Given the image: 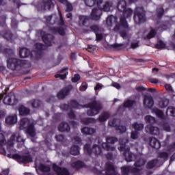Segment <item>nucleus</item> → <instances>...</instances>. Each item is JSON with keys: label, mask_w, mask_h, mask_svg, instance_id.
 <instances>
[{"label": "nucleus", "mask_w": 175, "mask_h": 175, "mask_svg": "<svg viewBox=\"0 0 175 175\" xmlns=\"http://www.w3.org/2000/svg\"><path fill=\"white\" fill-rule=\"evenodd\" d=\"M70 106L73 109H89L87 111V114L90 117H94L97 114H99V112L103 109L102 103L96 101V100H94L83 105H80V103H79V102H77L76 100H71Z\"/></svg>", "instance_id": "1"}, {"label": "nucleus", "mask_w": 175, "mask_h": 175, "mask_svg": "<svg viewBox=\"0 0 175 175\" xmlns=\"http://www.w3.org/2000/svg\"><path fill=\"white\" fill-rule=\"evenodd\" d=\"M111 6H113L111 2L107 1L103 4V0H98L97 1L98 8H94L90 14L91 19L99 21L100 16H102V10L103 12H109Z\"/></svg>", "instance_id": "2"}, {"label": "nucleus", "mask_w": 175, "mask_h": 175, "mask_svg": "<svg viewBox=\"0 0 175 175\" xmlns=\"http://www.w3.org/2000/svg\"><path fill=\"white\" fill-rule=\"evenodd\" d=\"M122 13H123V16H120V22L117 23L116 26L114 27V32H118L121 27H122L124 29H129V25H128V21H126V18L132 16L133 10H132V9L131 8H126L124 9V11H123Z\"/></svg>", "instance_id": "3"}, {"label": "nucleus", "mask_w": 175, "mask_h": 175, "mask_svg": "<svg viewBox=\"0 0 175 175\" xmlns=\"http://www.w3.org/2000/svg\"><path fill=\"white\" fill-rule=\"evenodd\" d=\"M120 146L118 148L119 151H122V155L124 156V158L127 162H132L135 161L136 156L133 154V153L131 152V148L129 146L126 145V142L122 144L121 141H120Z\"/></svg>", "instance_id": "4"}, {"label": "nucleus", "mask_w": 175, "mask_h": 175, "mask_svg": "<svg viewBox=\"0 0 175 175\" xmlns=\"http://www.w3.org/2000/svg\"><path fill=\"white\" fill-rule=\"evenodd\" d=\"M133 18L137 24H144L147 21V16H146V11L143 7H137L135 8Z\"/></svg>", "instance_id": "5"}, {"label": "nucleus", "mask_w": 175, "mask_h": 175, "mask_svg": "<svg viewBox=\"0 0 175 175\" xmlns=\"http://www.w3.org/2000/svg\"><path fill=\"white\" fill-rule=\"evenodd\" d=\"M83 150L90 156L92 155V154H94L96 157L102 155V148L98 144H94L92 148L91 145L86 144L83 147Z\"/></svg>", "instance_id": "6"}, {"label": "nucleus", "mask_w": 175, "mask_h": 175, "mask_svg": "<svg viewBox=\"0 0 175 175\" xmlns=\"http://www.w3.org/2000/svg\"><path fill=\"white\" fill-rule=\"evenodd\" d=\"M23 64V61L13 58L9 57L7 59V66L8 69H11V70H17L21 68V64Z\"/></svg>", "instance_id": "7"}, {"label": "nucleus", "mask_w": 175, "mask_h": 175, "mask_svg": "<svg viewBox=\"0 0 175 175\" xmlns=\"http://www.w3.org/2000/svg\"><path fill=\"white\" fill-rule=\"evenodd\" d=\"M12 159H15V161H17L19 163H31L33 162L31 154L21 156L18 154H12Z\"/></svg>", "instance_id": "8"}, {"label": "nucleus", "mask_w": 175, "mask_h": 175, "mask_svg": "<svg viewBox=\"0 0 175 175\" xmlns=\"http://www.w3.org/2000/svg\"><path fill=\"white\" fill-rule=\"evenodd\" d=\"M107 143H103L102 147L106 151H116V147L110 146V144H114V143L118 142V138L116 137H109L106 139Z\"/></svg>", "instance_id": "9"}, {"label": "nucleus", "mask_w": 175, "mask_h": 175, "mask_svg": "<svg viewBox=\"0 0 175 175\" xmlns=\"http://www.w3.org/2000/svg\"><path fill=\"white\" fill-rule=\"evenodd\" d=\"M3 103L4 105H8V106H14L17 105L18 100L16 98L14 92H11L4 97Z\"/></svg>", "instance_id": "10"}, {"label": "nucleus", "mask_w": 175, "mask_h": 175, "mask_svg": "<svg viewBox=\"0 0 175 175\" xmlns=\"http://www.w3.org/2000/svg\"><path fill=\"white\" fill-rule=\"evenodd\" d=\"M121 171L123 175H140L137 174L140 172V169L133 166L124 165L121 167Z\"/></svg>", "instance_id": "11"}, {"label": "nucleus", "mask_w": 175, "mask_h": 175, "mask_svg": "<svg viewBox=\"0 0 175 175\" xmlns=\"http://www.w3.org/2000/svg\"><path fill=\"white\" fill-rule=\"evenodd\" d=\"M73 90V86L72 85H69L66 87L63 88L57 94V96L58 99H65L69 94H70V91Z\"/></svg>", "instance_id": "12"}, {"label": "nucleus", "mask_w": 175, "mask_h": 175, "mask_svg": "<svg viewBox=\"0 0 175 175\" xmlns=\"http://www.w3.org/2000/svg\"><path fill=\"white\" fill-rule=\"evenodd\" d=\"M53 170L55 171L57 175H70V172L68 168L59 167L57 164L53 165Z\"/></svg>", "instance_id": "13"}, {"label": "nucleus", "mask_w": 175, "mask_h": 175, "mask_svg": "<svg viewBox=\"0 0 175 175\" xmlns=\"http://www.w3.org/2000/svg\"><path fill=\"white\" fill-rule=\"evenodd\" d=\"M34 48L33 53H35L36 58H42V54L43 50H44V44L40 42H37L35 44Z\"/></svg>", "instance_id": "14"}, {"label": "nucleus", "mask_w": 175, "mask_h": 175, "mask_svg": "<svg viewBox=\"0 0 175 175\" xmlns=\"http://www.w3.org/2000/svg\"><path fill=\"white\" fill-rule=\"evenodd\" d=\"M105 175H117V171L114 164L111 162L106 163L105 164Z\"/></svg>", "instance_id": "15"}, {"label": "nucleus", "mask_w": 175, "mask_h": 175, "mask_svg": "<svg viewBox=\"0 0 175 175\" xmlns=\"http://www.w3.org/2000/svg\"><path fill=\"white\" fill-rule=\"evenodd\" d=\"M145 131L146 133L153 135L154 136H158L160 133L159 128L154 126L152 124H148L145 128Z\"/></svg>", "instance_id": "16"}, {"label": "nucleus", "mask_w": 175, "mask_h": 175, "mask_svg": "<svg viewBox=\"0 0 175 175\" xmlns=\"http://www.w3.org/2000/svg\"><path fill=\"white\" fill-rule=\"evenodd\" d=\"M55 37L51 34H44V50L46 51V47H51L53 43H54V40Z\"/></svg>", "instance_id": "17"}, {"label": "nucleus", "mask_w": 175, "mask_h": 175, "mask_svg": "<svg viewBox=\"0 0 175 175\" xmlns=\"http://www.w3.org/2000/svg\"><path fill=\"white\" fill-rule=\"evenodd\" d=\"M144 106L146 109H152L154 106V98L151 96H145L144 98Z\"/></svg>", "instance_id": "18"}, {"label": "nucleus", "mask_w": 175, "mask_h": 175, "mask_svg": "<svg viewBox=\"0 0 175 175\" xmlns=\"http://www.w3.org/2000/svg\"><path fill=\"white\" fill-rule=\"evenodd\" d=\"M136 105V101L135 100H126L123 105H120L118 107V111H120L121 110H124V109L128 107L129 109H131V107H133Z\"/></svg>", "instance_id": "19"}, {"label": "nucleus", "mask_w": 175, "mask_h": 175, "mask_svg": "<svg viewBox=\"0 0 175 175\" xmlns=\"http://www.w3.org/2000/svg\"><path fill=\"white\" fill-rule=\"evenodd\" d=\"M25 132L27 133V135H30L31 137H35V136H36L35 124L31 122L30 124H29L25 129Z\"/></svg>", "instance_id": "20"}, {"label": "nucleus", "mask_w": 175, "mask_h": 175, "mask_svg": "<svg viewBox=\"0 0 175 175\" xmlns=\"http://www.w3.org/2000/svg\"><path fill=\"white\" fill-rule=\"evenodd\" d=\"M79 27H88V23H90V16L79 15Z\"/></svg>", "instance_id": "21"}, {"label": "nucleus", "mask_w": 175, "mask_h": 175, "mask_svg": "<svg viewBox=\"0 0 175 175\" xmlns=\"http://www.w3.org/2000/svg\"><path fill=\"white\" fill-rule=\"evenodd\" d=\"M149 144L150 147L155 148L156 150H159V148H161V142L154 137L150 138Z\"/></svg>", "instance_id": "22"}, {"label": "nucleus", "mask_w": 175, "mask_h": 175, "mask_svg": "<svg viewBox=\"0 0 175 175\" xmlns=\"http://www.w3.org/2000/svg\"><path fill=\"white\" fill-rule=\"evenodd\" d=\"M31 123V120H29L28 118H22L19 122V129L21 131H23V129H25Z\"/></svg>", "instance_id": "23"}, {"label": "nucleus", "mask_w": 175, "mask_h": 175, "mask_svg": "<svg viewBox=\"0 0 175 175\" xmlns=\"http://www.w3.org/2000/svg\"><path fill=\"white\" fill-rule=\"evenodd\" d=\"M59 132H69L70 131V126L66 122H62L58 126Z\"/></svg>", "instance_id": "24"}, {"label": "nucleus", "mask_w": 175, "mask_h": 175, "mask_svg": "<svg viewBox=\"0 0 175 175\" xmlns=\"http://www.w3.org/2000/svg\"><path fill=\"white\" fill-rule=\"evenodd\" d=\"M19 115L23 117L28 116L31 113V110L29 108L25 107L24 105L19 106L18 109Z\"/></svg>", "instance_id": "25"}, {"label": "nucleus", "mask_w": 175, "mask_h": 175, "mask_svg": "<svg viewBox=\"0 0 175 175\" xmlns=\"http://www.w3.org/2000/svg\"><path fill=\"white\" fill-rule=\"evenodd\" d=\"M5 122L8 125H13L17 122V115H10L5 118Z\"/></svg>", "instance_id": "26"}, {"label": "nucleus", "mask_w": 175, "mask_h": 175, "mask_svg": "<svg viewBox=\"0 0 175 175\" xmlns=\"http://www.w3.org/2000/svg\"><path fill=\"white\" fill-rule=\"evenodd\" d=\"M1 35L4 39L6 40H12L13 33L10 29H5L1 32Z\"/></svg>", "instance_id": "27"}, {"label": "nucleus", "mask_w": 175, "mask_h": 175, "mask_svg": "<svg viewBox=\"0 0 175 175\" xmlns=\"http://www.w3.org/2000/svg\"><path fill=\"white\" fill-rule=\"evenodd\" d=\"M116 8L120 13H122L126 9V1L120 0L118 2Z\"/></svg>", "instance_id": "28"}, {"label": "nucleus", "mask_w": 175, "mask_h": 175, "mask_svg": "<svg viewBox=\"0 0 175 175\" xmlns=\"http://www.w3.org/2000/svg\"><path fill=\"white\" fill-rule=\"evenodd\" d=\"M90 29L92 31V32H94L95 35L98 33H103L105 31V29L103 27H100L98 25H93L90 27Z\"/></svg>", "instance_id": "29"}, {"label": "nucleus", "mask_w": 175, "mask_h": 175, "mask_svg": "<svg viewBox=\"0 0 175 175\" xmlns=\"http://www.w3.org/2000/svg\"><path fill=\"white\" fill-rule=\"evenodd\" d=\"M158 162H159V160H158V159H154L152 160H150L146 163V168L154 169V167H157Z\"/></svg>", "instance_id": "30"}, {"label": "nucleus", "mask_w": 175, "mask_h": 175, "mask_svg": "<svg viewBox=\"0 0 175 175\" xmlns=\"http://www.w3.org/2000/svg\"><path fill=\"white\" fill-rule=\"evenodd\" d=\"M31 53H29V51L25 48H22L19 51L20 58H27V57H29Z\"/></svg>", "instance_id": "31"}, {"label": "nucleus", "mask_w": 175, "mask_h": 175, "mask_svg": "<svg viewBox=\"0 0 175 175\" xmlns=\"http://www.w3.org/2000/svg\"><path fill=\"white\" fill-rule=\"evenodd\" d=\"M110 118L109 112H103L98 117L99 122H105Z\"/></svg>", "instance_id": "32"}, {"label": "nucleus", "mask_w": 175, "mask_h": 175, "mask_svg": "<svg viewBox=\"0 0 175 175\" xmlns=\"http://www.w3.org/2000/svg\"><path fill=\"white\" fill-rule=\"evenodd\" d=\"M72 167L74 169H76L77 170H79V169L85 167V164L84 163V162H83L81 161H77L72 163Z\"/></svg>", "instance_id": "33"}, {"label": "nucleus", "mask_w": 175, "mask_h": 175, "mask_svg": "<svg viewBox=\"0 0 175 175\" xmlns=\"http://www.w3.org/2000/svg\"><path fill=\"white\" fill-rule=\"evenodd\" d=\"M81 132L83 135H94L95 133V129L90 127H83Z\"/></svg>", "instance_id": "34"}, {"label": "nucleus", "mask_w": 175, "mask_h": 175, "mask_svg": "<svg viewBox=\"0 0 175 175\" xmlns=\"http://www.w3.org/2000/svg\"><path fill=\"white\" fill-rule=\"evenodd\" d=\"M36 170L38 174L44 175V164L36 163Z\"/></svg>", "instance_id": "35"}, {"label": "nucleus", "mask_w": 175, "mask_h": 175, "mask_svg": "<svg viewBox=\"0 0 175 175\" xmlns=\"http://www.w3.org/2000/svg\"><path fill=\"white\" fill-rule=\"evenodd\" d=\"M31 107L33 109H39L42 106V101L38 99H33L30 101Z\"/></svg>", "instance_id": "36"}, {"label": "nucleus", "mask_w": 175, "mask_h": 175, "mask_svg": "<svg viewBox=\"0 0 175 175\" xmlns=\"http://www.w3.org/2000/svg\"><path fill=\"white\" fill-rule=\"evenodd\" d=\"M79 145L72 146L70 148V154H71V155H79V154H80V150H79Z\"/></svg>", "instance_id": "37"}, {"label": "nucleus", "mask_w": 175, "mask_h": 175, "mask_svg": "<svg viewBox=\"0 0 175 175\" xmlns=\"http://www.w3.org/2000/svg\"><path fill=\"white\" fill-rule=\"evenodd\" d=\"M152 113H154V114H156L158 118H163V116H164L163 111H162V110L157 107L152 109Z\"/></svg>", "instance_id": "38"}, {"label": "nucleus", "mask_w": 175, "mask_h": 175, "mask_svg": "<svg viewBox=\"0 0 175 175\" xmlns=\"http://www.w3.org/2000/svg\"><path fill=\"white\" fill-rule=\"evenodd\" d=\"M81 122L84 125H88L89 124H94V122H95V118H83L81 119Z\"/></svg>", "instance_id": "39"}, {"label": "nucleus", "mask_w": 175, "mask_h": 175, "mask_svg": "<svg viewBox=\"0 0 175 175\" xmlns=\"http://www.w3.org/2000/svg\"><path fill=\"white\" fill-rule=\"evenodd\" d=\"M113 20L117 22V17L113 15H109L106 19L107 25L111 27V25H113Z\"/></svg>", "instance_id": "40"}, {"label": "nucleus", "mask_w": 175, "mask_h": 175, "mask_svg": "<svg viewBox=\"0 0 175 175\" xmlns=\"http://www.w3.org/2000/svg\"><path fill=\"white\" fill-rule=\"evenodd\" d=\"M98 1L99 0H84V3L86 6L89 8H92V6L96 5L98 6Z\"/></svg>", "instance_id": "41"}, {"label": "nucleus", "mask_w": 175, "mask_h": 175, "mask_svg": "<svg viewBox=\"0 0 175 175\" xmlns=\"http://www.w3.org/2000/svg\"><path fill=\"white\" fill-rule=\"evenodd\" d=\"M155 49L157 50H163L166 47V44L162 41V40H159L157 43L154 45Z\"/></svg>", "instance_id": "42"}, {"label": "nucleus", "mask_w": 175, "mask_h": 175, "mask_svg": "<svg viewBox=\"0 0 175 175\" xmlns=\"http://www.w3.org/2000/svg\"><path fill=\"white\" fill-rule=\"evenodd\" d=\"M169 105V100L167 99H163L159 101L158 106L160 109H165V107H167Z\"/></svg>", "instance_id": "43"}, {"label": "nucleus", "mask_w": 175, "mask_h": 175, "mask_svg": "<svg viewBox=\"0 0 175 175\" xmlns=\"http://www.w3.org/2000/svg\"><path fill=\"white\" fill-rule=\"evenodd\" d=\"M133 128L135 130V131L139 132L140 131H143V128H144V124L135 122L133 124Z\"/></svg>", "instance_id": "44"}, {"label": "nucleus", "mask_w": 175, "mask_h": 175, "mask_svg": "<svg viewBox=\"0 0 175 175\" xmlns=\"http://www.w3.org/2000/svg\"><path fill=\"white\" fill-rule=\"evenodd\" d=\"M145 121L148 124H155L157 120H155V118H154L150 115H148V116H145Z\"/></svg>", "instance_id": "45"}, {"label": "nucleus", "mask_w": 175, "mask_h": 175, "mask_svg": "<svg viewBox=\"0 0 175 175\" xmlns=\"http://www.w3.org/2000/svg\"><path fill=\"white\" fill-rule=\"evenodd\" d=\"M163 14H165V10L163 8H159L157 10V16L158 18H162Z\"/></svg>", "instance_id": "46"}, {"label": "nucleus", "mask_w": 175, "mask_h": 175, "mask_svg": "<svg viewBox=\"0 0 175 175\" xmlns=\"http://www.w3.org/2000/svg\"><path fill=\"white\" fill-rule=\"evenodd\" d=\"M155 35H157V31L154 29H151L150 32L146 35L147 39H152V38H155Z\"/></svg>", "instance_id": "47"}, {"label": "nucleus", "mask_w": 175, "mask_h": 175, "mask_svg": "<svg viewBox=\"0 0 175 175\" xmlns=\"http://www.w3.org/2000/svg\"><path fill=\"white\" fill-rule=\"evenodd\" d=\"M116 130L119 132V133H124V132H126V126L118 125Z\"/></svg>", "instance_id": "48"}, {"label": "nucleus", "mask_w": 175, "mask_h": 175, "mask_svg": "<svg viewBox=\"0 0 175 175\" xmlns=\"http://www.w3.org/2000/svg\"><path fill=\"white\" fill-rule=\"evenodd\" d=\"M146 163V161L143 159H140L135 163V167H142V166L144 165Z\"/></svg>", "instance_id": "49"}, {"label": "nucleus", "mask_w": 175, "mask_h": 175, "mask_svg": "<svg viewBox=\"0 0 175 175\" xmlns=\"http://www.w3.org/2000/svg\"><path fill=\"white\" fill-rule=\"evenodd\" d=\"M158 158L167 159V158H169V153L166 152H160L158 153Z\"/></svg>", "instance_id": "50"}, {"label": "nucleus", "mask_w": 175, "mask_h": 175, "mask_svg": "<svg viewBox=\"0 0 175 175\" xmlns=\"http://www.w3.org/2000/svg\"><path fill=\"white\" fill-rule=\"evenodd\" d=\"M36 35L39 38H41L42 42H44V31L42 29L38 30Z\"/></svg>", "instance_id": "51"}, {"label": "nucleus", "mask_w": 175, "mask_h": 175, "mask_svg": "<svg viewBox=\"0 0 175 175\" xmlns=\"http://www.w3.org/2000/svg\"><path fill=\"white\" fill-rule=\"evenodd\" d=\"M122 46H124V44L115 43L111 44L110 47H111V49H114V50L120 51L121 50V47H122Z\"/></svg>", "instance_id": "52"}, {"label": "nucleus", "mask_w": 175, "mask_h": 175, "mask_svg": "<svg viewBox=\"0 0 175 175\" xmlns=\"http://www.w3.org/2000/svg\"><path fill=\"white\" fill-rule=\"evenodd\" d=\"M166 113H170V116L175 117V107H168L166 110Z\"/></svg>", "instance_id": "53"}, {"label": "nucleus", "mask_w": 175, "mask_h": 175, "mask_svg": "<svg viewBox=\"0 0 175 175\" xmlns=\"http://www.w3.org/2000/svg\"><path fill=\"white\" fill-rule=\"evenodd\" d=\"M162 128L163 131H165V132H170V131H172V129H170V124L167 122H164L162 124Z\"/></svg>", "instance_id": "54"}, {"label": "nucleus", "mask_w": 175, "mask_h": 175, "mask_svg": "<svg viewBox=\"0 0 175 175\" xmlns=\"http://www.w3.org/2000/svg\"><path fill=\"white\" fill-rule=\"evenodd\" d=\"M118 120L113 118V120L109 121V125L110 126H113L114 128H117V126L118 125Z\"/></svg>", "instance_id": "55"}, {"label": "nucleus", "mask_w": 175, "mask_h": 175, "mask_svg": "<svg viewBox=\"0 0 175 175\" xmlns=\"http://www.w3.org/2000/svg\"><path fill=\"white\" fill-rule=\"evenodd\" d=\"M3 53L6 57H12L14 54L13 50L9 49H5Z\"/></svg>", "instance_id": "56"}, {"label": "nucleus", "mask_w": 175, "mask_h": 175, "mask_svg": "<svg viewBox=\"0 0 175 175\" xmlns=\"http://www.w3.org/2000/svg\"><path fill=\"white\" fill-rule=\"evenodd\" d=\"M60 107L62 110H64V111H69L72 109V107L68 104H63L60 105Z\"/></svg>", "instance_id": "57"}, {"label": "nucleus", "mask_w": 175, "mask_h": 175, "mask_svg": "<svg viewBox=\"0 0 175 175\" xmlns=\"http://www.w3.org/2000/svg\"><path fill=\"white\" fill-rule=\"evenodd\" d=\"M80 80H81V77H80V75L75 74L74 77L72 78L71 81L72 83H77V81H80Z\"/></svg>", "instance_id": "58"}, {"label": "nucleus", "mask_w": 175, "mask_h": 175, "mask_svg": "<svg viewBox=\"0 0 175 175\" xmlns=\"http://www.w3.org/2000/svg\"><path fill=\"white\" fill-rule=\"evenodd\" d=\"M115 32H118L119 35H120L121 38H123V39L126 38V37L128 36V34L126 33V30L121 31V29H120V30L118 31H115Z\"/></svg>", "instance_id": "59"}, {"label": "nucleus", "mask_w": 175, "mask_h": 175, "mask_svg": "<svg viewBox=\"0 0 175 175\" xmlns=\"http://www.w3.org/2000/svg\"><path fill=\"white\" fill-rule=\"evenodd\" d=\"M68 111L69 112L67 113V114H68L69 118H70V120H75L76 118V115H75V111H73L72 110V109H70Z\"/></svg>", "instance_id": "60"}, {"label": "nucleus", "mask_w": 175, "mask_h": 175, "mask_svg": "<svg viewBox=\"0 0 175 175\" xmlns=\"http://www.w3.org/2000/svg\"><path fill=\"white\" fill-rule=\"evenodd\" d=\"M88 88V83L83 82L79 88L80 91H85Z\"/></svg>", "instance_id": "61"}, {"label": "nucleus", "mask_w": 175, "mask_h": 175, "mask_svg": "<svg viewBox=\"0 0 175 175\" xmlns=\"http://www.w3.org/2000/svg\"><path fill=\"white\" fill-rule=\"evenodd\" d=\"M57 33H59V35H61V36H65V35H66V32H65V29H64V27H62L58 28Z\"/></svg>", "instance_id": "62"}, {"label": "nucleus", "mask_w": 175, "mask_h": 175, "mask_svg": "<svg viewBox=\"0 0 175 175\" xmlns=\"http://www.w3.org/2000/svg\"><path fill=\"white\" fill-rule=\"evenodd\" d=\"M66 12H72V10H73V6L70 3L67 2L66 3Z\"/></svg>", "instance_id": "63"}, {"label": "nucleus", "mask_w": 175, "mask_h": 175, "mask_svg": "<svg viewBox=\"0 0 175 175\" xmlns=\"http://www.w3.org/2000/svg\"><path fill=\"white\" fill-rule=\"evenodd\" d=\"M57 142H64L65 140V136L64 135H58L55 136Z\"/></svg>", "instance_id": "64"}]
</instances>
